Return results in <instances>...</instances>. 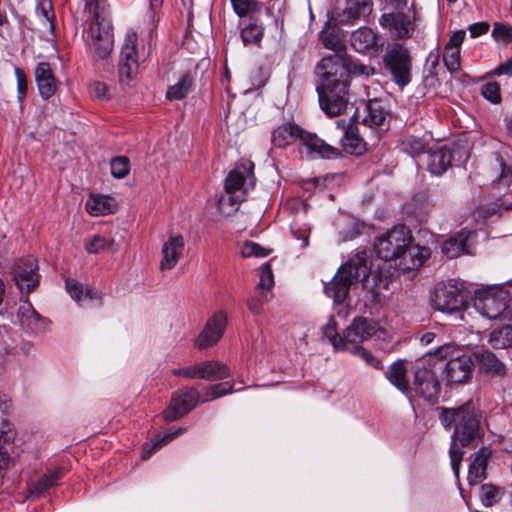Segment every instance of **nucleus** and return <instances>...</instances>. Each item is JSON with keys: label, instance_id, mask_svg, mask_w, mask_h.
Segmentation results:
<instances>
[{"label": "nucleus", "instance_id": "9b49d317", "mask_svg": "<svg viewBox=\"0 0 512 512\" xmlns=\"http://www.w3.org/2000/svg\"><path fill=\"white\" fill-rule=\"evenodd\" d=\"M416 12L411 4L408 12L393 11L385 13L380 18V24L392 31L399 39L410 38L415 31Z\"/></svg>", "mask_w": 512, "mask_h": 512}, {"label": "nucleus", "instance_id": "4d7b16f0", "mask_svg": "<svg viewBox=\"0 0 512 512\" xmlns=\"http://www.w3.org/2000/svg\"><path fill=\"white\" fill-rule=\"evenodd\" d=\"M14 72L17 79L18 100L19 102H22L26 96L28 88L26 75L19 67H15Z\"/></svg>", "mask_w": 512, "mask_h": 512}, {"label": "nucleus", "instance_id": "ea45409f", "mask_svg": "<svg viewBox=\"0 0 512 512\" xmlns=\"http://www.w3.org/2000/svg\"><path fill=\"white\" fill-rule=\"evenodd\" d=\"M85 248L87 252L94 254L102 251L114 253L118 250V245L113 238L107 239L100 235H95L86 242Z\"/></svg>", "mask_w": 512, "mask_h": 512}, {"label": "nucleus", "instance_id": "5701e85b", "mask_svg": "<svg viewBox=\"0 0 512 512\" xmlns=\"http://www.w3.org/2000/svg\"><path fill=\"white\" fill-rule=\"evenodd\" d=\"M372 11L370 0H349L345 8L337 16V21L341 24H351L361 17L368 16Z\"/></svg>", "mask_w": 512, "mask_h": 512}, {"label": "nucleus", "instance_id": "c756f323", "mask_svg": "<svg viewBox=\"0 0 512 512\" xmlns=\"http://www.w3.org/2000/svg\"><path fill=\"white\" fill-rule=\"evenodd\" d=\"M117 209V204L114 198L109 196H94L91 195L86 202V210L92 216H101L114 213Z\"/></svg>", "mask_w": 512, "mask_h": 512}, {"label": "nucleus", "instance_id": "13d9d810", "mask_svg": "<svg viewBox=\"0 0 512 512\" xmlns=\"http://www.w3.org/2000/svg\"><path fill=\"white\" fill-rule=\"evenodd\" d=\"M51 9L52 3L50 0H40L37 4V12L44 18L45 22L49 24L50 28L52 29V19L54 18V15L50 14Z\"/></svg>", "mask_w": 512, "mask_h": 512}, {"label": "nucleus", "instance_id": "5fc2aeb1", "mask_svg": "<svg viewBox=\"0 0 512 512\" xmlns=\"http://www.w3.org/2000/svg\"><path fill=\"white\" fill-rule=\"evenodd\" d=\"M89 92L93 98L99 100H108L110 98L107 84L101 81L92 82L89 87Z\"/></svg>", "mask_w": 512, "mask_h": 512}, {"label": "nucleus", "instance_id": "a878e982", "mask_svg": "<svg viewBox=\"0 0 512 512\" xmlns=\"http://www.w3.org/2000/svg\"><path fill=\"white\" fill-rule=\"evenodd\" d=\"M472 235L473 233L470 231H460L457 235L443 242L441 246L442 252L450 259L468 253V241Z\"/></svg>", "mask_w": 512, "mask_h": 512}, {"label": "nucleus", "instance_id": "473e14b6", "mask_svg": "<svg viewBox=\"0 0 512 512\" xmlns=\"http://www.w3.org/2000/svg\"><path fill=\"white\" fill-rule=\"evenodd\" d=\"M193 82V77L189 73L184 74L177 83L168 88L166 98L170 101L184 99L191 90Z\"/></svg>", "mask_w": 512, "mask_h": 512}, {"label": "nucleus", "instance_id": "f704fd0d", "mask_svg": "<svg viewBox=\"0 0 512 512\" xmlns=\"http://www.w3.org/2000/svg\"><path fill=\"white\" fill-rule=\"evenodd\" d=\"M399 149L412 156L416 157L424 152H426L427 142L419 137L413 135H407L402 137L398 141Z\"/></svg>", "mask_w": 512, "mask_h": 512}, {"label": "nucleus", "instance_id": "c9c22d12", "mask_svg": "<svg viewBox=\"0 0 512 512\" xmlns=\"http://www.w3.org/2000/svg\"><path fill=\"white\" fill-rule=\"evenodd\" d=\"M339 59L345 68V79L347 80L349 75L364 76L368 78L373 76L376 72L373 66L366 65L350 58L342 57L340 55Z\"/></svg>", "mask_w": 512, "mask_h": 512}, {"label": "nucleus", "instance_id": "f8f14e48", "mask_svg": "<svg viewBox=\"0 0 512 512\" xmlns=\"http://www.w3.org/2000/svg\"><path fill=\"white\" fill-rule=\"evenodd\" d=\"M412 394L423 398L427 402L434 404L437 402L441 386L435 373L426 367H415Z\"/></svg>", "mask_w": 512, "mask_h": 512}, {"label": "nucleus", "instance_id": "58836bf2", "mask_svg": "<svg viewBox=\"0 0 512 512\" xmlns=\"http://www.w3.org/2000/svg\"><path fill=\"white\" fill-rule=\"evenodd\" d=\"M63 476V469L59 468L55 471L49 472L43 475L41 478L37 480L31 487V493L33 495L39 496L49 488L57 485L59 479Z\"/></svg>", "mask_w": 512, "mask_h": 512}, {"label": "nucleus", "instance_id": "a19ab883", "mask_svg": "<svg viewBox=\"0 0 512 512\" xmlns=\"http://www.w3.org/2000/svg\"><path fill=\"white\" fill-rule=\"evenodd\" d=\"M489 343L495 349H504L512 345V327L505 325L493 330L489 335Z\"/></svg>", "mask_w": 512, "mask_h": 512}, {"label": "nucleus", "instance_id": "09e8293b", "mask_svg": "<svg viewBox=\"0 0 512 512\" xmlns=\"http://www.w3.org/2000/svg\"><path fill=\"white\" fill-rule=\"evenodd\" d=\"M111 174L118 179L124 178L130 170L129 160L126 157H115L111 160Z\"/></svg>", "mask_w": 512, "mask_h": 512}, {"label": "nucleus", "instance_id": "cd10ccee", "mask_svg": "<svg viewBox=\"0 0 512 512\" xmlns=\"http://www.w3.org/2000/svg\"><path fill=\"white\" fill-rule=\"evenodd\" d=\"M452 163V153L446 147H439L428 154V170L434 175H442Z\"/></svg>", "mask_w": 512, "mask_h": 512}, {"label": "nucleus", "instance_id": "b1692460", "mask_svg": "<svg viewBox=\"0 0 512 512\" xmlns=\"http://www.w3.org/2000/svg\"><path fill=\"white\" fill-rule=\"evenodd\" d=\"M492 452L488 447L480 448L469 465L467 480L470 485H475L486 478V468Z\"/></svg>", "mask_w": 512, "mask_h": 512}, {"label": "nucleus", "instance_id": "6e6d98bb", "mask_svg": "<svg viewBox=\"0 0 512 512\" xmlns=\"http://www.w3.org/2000/svg\"><path fill=\"white\" fill-rule=\"evenodd\" d=\"M274 284L273 273L269 263H265L261 266L260 282L257 286L258 289H270Z\"/></svg>", "mask_w": 512, "mask_h": 512}, {"label": "nucleus", "instance_id": "f257e3e1", "mask_svg": "<svg viewBox=\"0 0 512 512\" xmlns=\"http://www.w3.org/2000/svg\"><path fill=\"white\" fill-rule=\"evenodd\" d=\"M439 419L444 428L454 427L449 456L453 472L458 477L464 456L461 448L476 446L484 435L482 413L468 401L457 407L441 408Z\"/></svg>", "mask_w": 512, "mask_h": 512}, {"label": "nucleus", "instance_id": "0eeeda50", "mask_svg": "<svg viewBox=\"0 0 512 512\" xmlns=\"http://www.w3.org/2000/svg\"><path fill=\"white\" fill-rule=\"evenodd\" d=\"M509 301V293L503 288H489L476 293L474 307L489 319L510 318Z\"/></svg>", "mask_w": 512, "mask_h": 512}, {"label": "nucleus", "instance_id": "338daca9", "mask_svg": "<svg viewBox=\"0 0 512 512\" xmlns=\"http://www.w3.org/2000/svg\"><path fill=\"white\" fill-rule=\"evenodd\" d=\"M453 347L450 344H445L439 347L433 355L438 359H446L448 356L452 354Z\"/></svg>", "mask_w": 512, "mask_h": 512}, {"label": "nucleus", "instance_id": "0e129e2a", "mask_svg": "<svg viewBox=\"0 0 512 512\" xmlns=\"http://www.w3.org/2000/svg\"><path fill=\"white\" fill-rule=\"evenodd\" d=\"M202 362L188 366V379H203Z\"/></svg>", "mask_w": 512, "mask_h": 512}, {"label": "nucleus", "instance_id": "423d86ee", "mask_svg": "<svg viewBox=\"0 0 512 512\" xmlns=\"http://www.w3.org/2000/svg\"><path fill=\"white\" fill-rule=\"evenodd\" d=\"M271 141L275 147L285 148L295 142L306 148L310 157L319 155L321 157L333 158L338 155V151L331 145L326 144L316 135L307 133L295 124H283L272 132Z\"/></svg>", "mask_w": 512, "mask_h": 512}, {"label": "nucleus", "instance_id": "6e6552de", "mask_svg": "<svg viewBox=\"0 0 512 512\" xmlns=\"http://www.w3.org/2000/svg\"><path fill=\"white\" fill-rule=\"evenodd\" d=\"M431 306L442 313L453 314L466 308V298L454 283H440L431 295Z\"/></svg>", "mask_w": 512, "mask_h": 512}, {"label": "nucleus", "instance_id": "a211bd4d", "mask_svg": "<svg viewBox=\"0 0 512 512\" xmlns=\"http://www.w3.org/2000/svg\"><path fill=\"white\" fill-rule=\"evenodd\" d=\"M350 43L359 53H377L384 45L382 36L376 34L369 27H360L351 34Z\"/></svg>", "mask_w": 512, "mask_h": 512}, {"label": "nucleus", "instance_id": "c85d7f7f", "mask_svg": "<svg viewBox=\"0 0 512 512\" xmlns=\"http://www.w3.org/2000/svg\"><path fill=\"white\" fill-rule=\"evenodd\" d=\"M407 370L403 361L394 362L386 372V378L394 385L398 390L404 393L406 396H412V388L409 385L407 379Z\"/></svg>", "mask_w": 512, "mask_h": 512}, {"label": "nucleus", "instance_id": "9d476101", "mask_svg": "<svg viewBox=\"0 0 512 512\" xmlns=\"http://www.w3.org/2000/svg\"><path fill=\"white\" fill-rule=\"evenodd\" d=\"M383 61L399 86L404 87L410 82L411 57L406 48L396 44L387 51Z\"/></svg>", "mask_w": 512, "mask_h": 512}, {"label": "nucleus", "instance_id": "37998d69", "mask_svg": "<svg viewBox=\"0 0 512 512\" xmlns=\"http://www.w3.org/2000/svg\"><path fill=\"white\" fill-rule=\"evenodd\" d=\"M245 199L244 192L232 193L225 192L221 195L218 206L222 212L229 214L233 210H237L238 205Z\"/></svg>", "mask_w": 512, "mask_h": 512}, {"label": "nucleus", "instance_id": "ddd939ff", "mask_svg": "<svg viewBox=\"0 0 512 512\" xmlns=\"http://www.w3.org/2000/svg\"><path fill=\"white\" fill-rule=\"evenodd\" d=\"M481 175L484 177L483 184H497L506 188L512 182V166L502 156L494 155L482 165Z\"/></svg>", "mask_w": 512, "mask_h": 512}, {"label": "nucleus", "instance_id": "dca6fc26", "mask_svg": "<svg viewBox=\"0 0 512 512\" xmlns=\"http://www.w3.org/2000/svg\"><path fill=\"white\" fill-rule=\"evenodd\" d=\"M253 164L250 162L240 163L232 169L225 179V192H244L254 187Z\"/></svg>", "mask_w": 512, "mask_h": 512}, {"label": "nucleus", "instance_id": "864d4df0", "mask_svg": "<svg viewBox=\"0 0 512 512\" xmlns=\"http://www.w3.org/2000/svg\"><path fill=\"white\" fill-rule=\"evenodd\" d=\"M493 37L497 41H501L504 43H511L512 42V27L495 23L492 31Z\"/></svg>", "mask_w": 512, "mask_h": 512}, {"label": "nucleus", "instance_id": "49530a36", "mask_svg": "<svg viewBox=\"0 0 512 512\" xmlns=\"http://www.w3.org/2000/svg\"><path fill=\"white\" fill-rule=\"evenodd\" d=\"M184 431V429H177L173 432H169V433H166L165 435H163L160 439H157L155 440L153 443H152V446L148 449V450H145L143 453H142V459H148L156 450H158L159 448H161L162 446L168 444L170 441H172L175 437H177L178 435H180L182 432Z\"/></svg>", "mask_w": 512, "mask_h": 512}, {"label": "nucleus", "instance_id": "bb28decb", "mask_svg": "<svg viewBox=\"0 0 512 512\" xmlns=\"http://www.w3.org/2000/svg\"><path fill=\"white\" fill-rule=\"evenodd\" d=\"M17 316L21 325L31 331L37 332L45 327L46 320L33 308L32 304L25 300L18 308Z\"/></svg>", "mask_w": 512, "mask_h": 512}, {"label": "nucleus", "instance_id": "de8ad7c7", "mask_svg": "<svg viewBox=\"0 0 512 512\" xmlns=\"http://www.w3.org/2000/svg\"><path fill=\"white\" fill-rule=\"evenodd\" d=\"M443 61L451 73L457 72L460 69V49L445 48Z\"/></svg>", "mask_w": 512, "mask_h": 512}, {"label": "nucleus", "instance_id": "e2e57ef3", "mask_svg": "<svg viewBox=\"0 0 512 512\" xmlns=\"http://www.w3.org/2000/svg\"><path fill=\"white\" fill-rule=\"evenodd\" d=\"M465 31L459 30L453 33V35L450 37L449 42L445 46V48H458L463 43L465 39Z\"/></svg>", "mask_w": 512, "mask_h": 512}, {"label": "nucleus", "instance_id": "6ab92c4d", "mask_svg": "<svg viewBox=\"0 0 512 512\" xmlns=\"http://www.w3.org/2000/svg\"><path fill=\"white\" fill-rule=\"evenodd\" d=\"M185 247L184 238L180 234H170L161 249V271L172 270L179 262Z\"/></svg>", "mask_w": 512, "mask_h": 512}, {"label": "nucleus", "instance_id": "f3484780", "mask_svg": "<svg viewBox=\"0 0 512 512\" xmlns=\"http://www.w3.org/2000/svg\"><path fill=\"white\" fill-rule=\"evenodd\" d=\"M227 324L226 315L223 312L215 313L206 323L203 331L195 340V347L199 350L207 349L215 345L222 337Z\"/></svg>", "mask_w": 512, "mask_h": 512}, {"label": "nucleus", "instance_id": "2eb2a0df", "mask_svg": "<svg viewBox=\"0 0 512 512\" xmlns=\"http://www.w3.org/2000/svg\"><path fill=\"white\" fill-rule=\"evenodd\" d=\"M199 402V392L194 388L177 391L171 399L170 405L163 412L167 421H175L190 412Z\"/></svg>", "mask_w": 512, "mask_h": 512}, {"label": "nucleus", "instance_id": "4be33fe9", "mask_svg": "<svg viewBox=\"0 0 512 512\" xmlns=\"http://www.w3.org/2000/svg\"><path fill=\"white\" fill-rule=\"evenodd\" d=\"M35 79L42 98L49 99L56 93L57 82L48 63L41 62L37 65Z\"/></svg>", "mask_w": 512, "mask_h": 512}, {"label": "nucleus", "instance_id": "680f3d73", "mask_svg": "<svg viewBox=\"0 0 512 512\" xmlns=\"http://www.w3.org/2000/svg\"><path fill=\"white\" fill-rule=\"evenodd\" d=\"M488 30L489 25L486 22L474 23L469 27L470 35L473 38L486 34Z\"/></svg>", "mask_w": 512, "mask_h": 512}, {"label": "nucleus", "instance_id": "393cba45", "mask_svg": "<svg viewBox=\"0 0 512 512\" xmlns=\"http://www.w3.org/2000/svg\"><path fill=\"white\" fill-rule=\"evenodd\" d=\"M338 128L344 131L342 138V146L344 150L350 154H361L365 151V142L359 136L357 128L349 123L346 125L343 119L337 121Z\"/></svg>", "mask_w": 512, "mask_h": 512}, {"label": "nucleus", "instance_id": "20e7f679", "mask_svg": "<svg viewBox=\"0 0 512 512\" xmlns=\"http://www.w3.org/2000/svg\"><path fill=\"white\" fill-rule=\"evenodd\" d=\"M84 13L91 19L87 31V45L98 59H106L114 46L113 26L106 5L100 0H84Z\"/></svg>", "mask_w": 512, "mask_h": 512}, {"label": "nucleus", "instance_id": "bf43d9fd", "mask_svg": "<svg viewBox=\"0 0 512 512\" xmlns=\"http://www.w3.org/2000/svg\"><path fill=\"white\" fill-rule=\"evenodd\" d=\"M233 392V384L229 382L215 384L210 387V399H216Z\"/></svg>", "mask_w": 512, "mask_h": 512}, {"label": "nucleus", "instance_id": "79ce46f5", "mask_svg": "<svg viewBox=\"0 0 512 512\" xmlns=\"http://www.w3.org/2000/svg\"><path fill=\"white\" fill-rule=\"evenodd\" d=\"M264 34V28L256 22L249 23L241 30V38L245 45H258Z\"/></svg>", "mask_w": 512, "mask_h": 512}, {"label": "nucleus", "instance_id": "7ed1b4c3", "mask_svg": "<svg viewBox=\"0 0 512 512\" xmlns=\"http://www.w3.org/2000/svg\"><path fill=\"white\" fill-rule=\"evenodd\" d=\"M375 251L385 261L399 258L404 271L421 267L431 254L428 247L413 244L411 231L404 225L394 226L380 236Z\"/></svg>", "mask_w": 512, "mask_h": 512}, {"label": "nucleus", "instance_id": "aec40b11", "mask_svg": "<svg viewBox=\"0 0 512 512\" xmlns=\"http://www.w3.org/2000/svg\"><path fill=\"white\" fill-rule=\"evenodd\" d=\"M377 331L378 324L374 320L356 317L345 331V345L362 343L374 336Z\"/></svg>", "mask_w": 512, "mask_h": 512}, {"label": "nucleus", "instance_id": "3c124183", "mask_svg": "<svg viewBox=\"0 0 512 512\" xmlns=\"http://www.w3.org/2000/svg\"><path fill=\"white\" fill-rule=\"evenodd\" d=\"M241 254L243 257H265L269 254V250L265 249L258 243L247 241L241 248Z\"/></svg>", "mask_w": 512, "mask_h": 512}, {"label": "nucleus", "instance_id": "2f4dec72", "mask_svg": "<svg viewBox=\"0 0 512 512\" xmlns=\"http://www.w3.org/2000/svg\"><path fill=\"white\" fill-rule=\"evenodd\" d=\"M203 380L217 381L230 376V370L227 365L219 361L202 362Z\"/></svg>", "mask_w": 512, "mask_h": 512}, {"label": "nucleus", "instance_id": "7c9ffc66", "mask_svg": "<svg viewBox=\"0 0 512 512\" xmlns=\"http://www.w3.org/2000/svg\"><path fill=\"white\" fill-rule=\"evenodd\" d=\"M366 115L363 124L371 128L381 127L386 120V112L378 100H370L366 105Z\"/></svg>", "mask_w": 512, "mask_h": 512}, {"label": "nucleus", "instance_id": "603ef678", "mask_svg": "<svg viewBox=\"0 0 512 512\" xmlns=\"http://www.w3.org/2000/svg\"><path fill=\"white\" fill-rule=\"evenodd\" d=\"M483 97L490 102L497 104L501 101L500 86L497 82H488L482 86Z\"/></svg>", "mask_w": 512, "mask_h": 512}, {"label": "nucleus", "instance_id": "a18cd8bd", "mask_svg": "<svg viewBox=\"0 0 512 512\" xmlns=\"http://www.w3.org/2000/svg\"><path fill=\"white\" fill-rule=\"evenodd\" d=\"M503 496V490L492 484H484L481 487V500L487 506H493L498 503Z\"/></svg>", "mask_w": 512, "mask_h": 512}, {"label": "nucleus", "instance_id": "052dcab7", "mask_svg": "<svg viewBox=\"0 0 512 512\" xmlns=\"http://www.w3.org/2000/svg\"><path fill=\"white\" fill-rule=\"evenodd\" d=\"M355 353L359 355L368 365L375 369H382V363L379 359L374 357L369 351L362 347H357Z\"/></svg>", "mask_w": 512, "mask_h": 512}, {"label": "nucleus", "instance_id": "4c0bfd02", "mask_svg": "<svg viewBox=\"0 0 512 512\" xmlns=\"http://www.w3.org/2000/svg\"><path fill=\"white\" fill-rule=\"evenodd\" d=\"M65 287L70 296L77 302L84 299H100L98 292L92 288H84L80 283L74 279H67Z\"/></svg>", "mask_w": 512, "mask_h": 512}, {"label": "nucleus", "instance_id": "72a5a7b5", "mask_svg": "<svg viewBox=\"0 0 512 512\" xmlns=\"http://www.w3.org/2000/svg\"><path fill=\"white\" fill-rule=\"evenodd\" d=\"M480 367L494 376L505 374V365L491 352L484 351L478 355Z\"/></svg>", "mask_w": 512, "mask_h": 512}, {"label": "nucleus", "instance_id": "8fccbe9b", "mask_svg": "<svg viewBox=\"0 0 512 512\" xmlns=\"http://www.w3.org/2000/svg\"><path fill=\"white\" fill-rule=\"evenodd\" d=\"M334 28H328L321 32L320 39L325 48L338 51L342 47L340 39L334 34Z\"/></svg>", "mask_w": 512, "mask_h": 512}, {"label": "nucleus", "instance_id": "1a4fd4ad", "mask_svg": "<svg viewBox=\"0 0 512 512\" xmlns=\"http://www.w3.org/2000/svg\"><path fill=\"white\" fill-rule=\"evenodd\" d=\"M140 52L138 50V37L135 32H129L121 50L118 64L119 82L129 86L138 74Z\"/></svg>", "mask_w": 512, "mask_h": 512}, {"label": "nucleus", "instance_id": "c03bdc74", "mask_svg": "<svg viewBox=\"0 0 512 512\" xmlns=\"http://www.w3.org/2000/svg\"><path fill=\"white\" fill-rule=\"evenodd\" d=\"M322 331L323 335L329 340V342L334 346L335 349H347L345 345V336H339L337 332V324L333 318L329 319L327 324L323 327Z\"/></svg>", "mask_w": 512, "mask_h": 512}, {"label": "nucleus", "instance_id": "f03ea898", "mask_svg": "<svg viewBox=\"0 0 512 512\" xmlns=\"http://www.w3.org/2000/svg\"><path fill=\"white\" fill-rule=\"evenodd\" d=\"M316 74L320 79L316 90L321 109L330 117L342 114L349 102V83L339 55L324 57L316 67Z\"/></svg>", "mask_w": 512, "mask_h": 512}, {"label": "nucleus", "instance_id": "39448f33", "mask_svg": "<svg viewBox=\"0 0 512 512\" xmlns=\"http://www.w3.org/2000/svg\"><path fill=\"white\" fill-rule=\"evenodd\" d=\"M371 273V261L366 252H360L342 264L333 279L324 285V292L335 304H342L355 283L367 286Z\"/></svg>", "mask_w": 512, "mask_h": 512}, {"label": "nucleus", "instance_id": "e433bc0d", "mask_svg": "<svg viewBox=\"0 0 512 512\" xmlns=\"http://www.w3.org/2000/svg\"><path fill=\"white\" fill-rule=\"evenodd\" d=\"M234 12L241 18H254L263 9L264 5L258 0H231Z\"/></svg>", "mask_w": 512, "mask_h": 512}, {"label": "nucleus", "instance_id": "69168bd1", "mask_svg": "<svg viewBox=\"0 0 512 512\" xmlns=\"http://www.w3.org/2000/svg\"><path fill=\"white\" fill-rule=\"evenodd\" d=\"M494 73L496 75L512 76V57L510 59H508L506 62H504L501 65H499L495 69Z\"/></svg>", "mask_w": 512, "mask_h": 512}, {"label": "nucleus", "instance_id": "4468645a", "mask_svg": "<svg viewBox=\"0 0 512 512\" xmlns=\"http://www.w3.org/2000/svg\"><path fill=\"white\" fill-rule=\"evenodd\" d=\"M37 269L36 259L31 256L15 262L12 270L13 280L21 292L25 291L28 294L39 285L40 275Z\"/></svg>", "mask_w": 512, "mask_h": 512}, {"label": "nucleus", "instance_id": "412c9836", "mask_svg": "<svg viewBox=\"0 0 512 512\" xmlns=\"http://www.w3.org/2000/svg\"><path fill=\"white\" fill-rule=\"evenodd\" d=\"M473 369V361L470 356L462 355L450 359L445 367L446 378L449 383L461 384L466 382Z\"/></svg>", "mask_w": 512, "mask_h": 512}, {"label": "nucleus", "instance_id": "774afa93", "mask_svg": "<svg viewBox=\"0 0 512 512\" xmlns=\"http://www.w3.org/2000/svg\"><path fill=\"white\" fill-rule=\"evenodd\" d=\"M248 308L253 314H260L262 311V302L260 299L252 298L248 301Z\"/></svg>", "mask_w": 512, "mask_h": 512}]
</instances>
